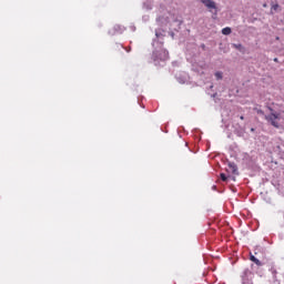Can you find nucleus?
<instances>
[{
  "instance_id": "7ed1b4c3",
  "label": "nucleus",
  "mask_w": 284,
  "mask_h": 284,
  "mask_svg": "<svg viewBox=\"0 0 284 284\" xmlns=\"http://www.w3.org/2000/svg\"><path fill=\"white\" fill-rule=\"evenodd\" d=\"M229 170L232 174H239V168L236 166L235 163L230 162L229 163Z\"/></svg>"
},
{
  "instance_id": "0eeeda50",
  "label": "nucleus",
  "mask_w": 284,
  "mask_h": 284,
  "mask_svg": "<svg viewBox=\"0 0 284 284\" xmlns=\"http://www.w3.org/2000/svg\"><path fill=\"white\" fill-rule=\"evenodd\" d=\"M253 263H255V265H258V266L263 265V263H261V261L258 258H255Z\"/></svg>"
},
{
  "instance_id": "f257e3e1",
  "label": "nucleus",
  "mask_w": 284,
  "mask_h": 284,
  "mask_svg": "<svg viewBox=\"0 0 284 284\" xmlns=\"http://www.w3.org/2000/svg\"><path fill=\"white\" fill-rule=\"evenodd\" d=\"M270 110V114L265 115V120L267 121V123H271V125H273V128H281V113L274 111V109L268 108Z\"/></svg>"
},
{
  "instance_id": "1a4fd4ad",
  "label": "nucleus",
  "mask_w": 284,
  "mask_h": 284,
  "mask_svg": "<svg viewBox=\"0 0 284 284\" xmlns=\"http://www.w3.org/2000/svg\"><path fill=\"white\" fill-rule=\"evenodd\" d=\"M234 48H236L237 50H241V48H243L241 44H234Z\"/></svg>"
},
{
  "instance_id": "20e7f679",
  "label": "nucleus",
  "mask_w": 284,
  "mask_h": 284,
  "mask_svg": "<svg viewBox=\"0 0 284 284\" xmlns=\"http://www.w3.org/2000/svg\"><path fill=\"white\" fill-rule=\"evenodd\" d=\"M222 34H225V36L232 34V28L226 27V28L222 29Z\"/></svg>"
},
{
  "instance_id": "f8f14e48",
  "label": "nucleus",
  "mask_w": 284,
  "mask_h": 284,
  "mask_svg": "<svg viewBox=\"0 0 284 284\" xmlns=\"http://www.w3.org/2000/svg\"><path fill=\"white\" fill-rule=\"evenodd\" d=\"M274 61H275V63H278V58H275Z\"/></svg>"
},
{
  "instance_id": "f03ea898",
  "label": "nucleus",
  "mask_w": 284,
  "mask_h": 284,
  "mask_svg": "<svg viewBox=\"0 0 284 284\" xmlns=\"http://www.w3.org/2000/svg\"><path fill=\"white\" fill-rule=\"evenodd\" d=\"M201 3H203V6H205V8H207V10H210V12H212V10H215L216 13V2H214V0H200Z\"/></svg>"
},
{
  "instance_id": "9b49d317",
  "label": "nucleus",
  "mask_w": 284,
  "mask_h": 284,
  "mask_svg": "<svg viewBox=\"0 0 284 284\" xmlns=\"http://www.w3.org/2000/svg\"><path fill=\"white\" fill-rule=\"evenodd\" d=\"M241 121H245V116L241 115L240 116Z\"/></svg>"
},
{
  "instance_id": "9d476101",
  "label": "nucleus",
  "mask_w": 284,
  "mask_h": 284,
  "mask_svg": "<svg viewBox=\"0 0 284 284\" xmlns=\"http://www.w3.org/2000/svg\"><path fill=\"white\" fill-rule=\"evenodd\" d=\"M256 257L254 256V255H251L250 256V261H252L253 263H254V260H255Z\"/></svg>"
},
{
  "instance_id": "39448f33",
  "label": "nucleus",
  "mask_w": 284,
  "mask_h": 284,
  "mask_svg": "<svg viewBox=\"0 0 284 284\" xmlns=\"http://www.w3.org/2000/svg\"><path fill=\"white\" fill-rule=\"evenodd\" d=\"M278 8H280L278 3L272 4L271 10L276 11V10H278Z\"/></svg>"
},
{
  "instance_id": "6e6552de",
  "label": "nucleus",
  "mask_w": 284,
  "mask_h": 284,
  "mask_svg": "<svg viewBox=\"0 0 284 284\" xmlns=\"http://www.w3.org/2000/svg\"><path fill=\"white\" fill-rule=\"evenodd\" d=\"M215 77H216V79H223V73L216 72V73H215Z\"/></svg>"
},
{
  "instance_id": "423d86ee",
  "label": "nucleus",
  "mask_w": 284,
  "mask_h": 284,
  "mask_svg": "<svg viewBox=\"0 0 284 284\" xmlns=\"http://www.w3.org/2000/svg\"><path fill=\"white\" fill-rule=\"evenodd\" d=\"M220 176H221L222 181H224V182L227 181V175H225V173H221Z\"/></svg>"
}]
</instances>
